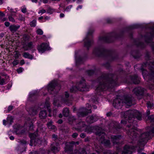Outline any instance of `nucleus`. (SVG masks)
Returning a JSON list of instances; mask_svg holds the SVG:
<instances>
[{
  "label": "nucleus",
  "instance_id": "nucleus-1",
  "mask_svg": "<svg viewBox=\"0 0 154 154\" xmlns=\"http://www.w3.org/2000/svg\"><path fill=\"white\" fill-rule=\"evenodd\" d=\"M116 75L113 76L112 74H103L98 78L99 84L96 88V90L103 91L104 89L115 85L117 81L116 79Z\"/></svg>",
  "mask_w": 154,
  "mask_h": 154
},
{
  "label": "nucleus",
  "instance_id": "nucleus-2",
  "mask_svg": "<svg viewBox=\"0 0 154 154\" xmlns=\"http://www.w3.org/2000/svg\"><path fill=\"white\" fill-rule=\"evenodd\" d=\"M121 114L122 116L124 117L126 120H129L128 122L130 124V125H127L128 128L132 126V123L134 121L133 119L135 117L139 120L142 119L141 114L137 110H128L125 112H122Z\"/></svg>",
  "mask_w": 154,
  "mask_h": 154
},
{
  "label": "nucleus",
  "instance_id": "nucleus-3",
  "mask_svg": "<svg viewBox=\"0 0 154 154\" xmlns=\"http://www.w3.org/2000/svg\"><path fill=\"white\" fill-rule=\"evenodd\" d=\"M149 132L142 133L139 137L138 140L140 143H142V142H146L148 139H149V135L152 134L154 133V128L151 127L147 128Z\"/></svg>",
  "mask_w": 154,
  "mask_h": 154
},
{
  "label": "nucleus",
  "instance_id": "nucleus-4",
  "mask_svg": "<svg viewBox=\"0 0 154 154\" xmlns=\"http://www.w3.org/2000/svg\"><path fill=\"white\" fill-rule=\"evenodd\" d=\"M29 136L31 138L30 143L31 146L33 145L36 146L41 144L42 140L38 137V134L37 132L29 134Z\"/></svg>",
  "mask_w": 154,
  "mask_h": 154
},
{
  "label": "nucleus",
  "instance_id": "nucleus-5",
  "mask_svg": "<svg viewBox=\"0 0 154 154\" xmlns=\"http://www.w3.org/2000/svg\"><path fill=\"white\" fill-rule=\"evenodd\" d=\"M89 87V86L86 84L85 80L84 79H82L81 81L77 82L75 85V88L78 91H88Z\"/></svg>",
  "mask_w": 154,
  "mask_h": 154
},
{
  "label": "nucleus",
  "instance_id": "nucleus-6",
  "mask_svg": "<svg viewBox=\"0 0 154 154\" xmlns=\"http://www.w3.org/2000/svg\"><path fill=\"white\" fill-rule=\"evenodd\" d=\"M148 67L150 71V75L154 78V61H147L146 63H144L141 68V71H144V67Z\"/></svg>",
  "mask_w": 154,
  "mask_h": 154
},
{
  "label": "nucleus",
  "instance_id": "nucleus-7",
  "mask_svg": "<svg viewBox=\"0 0 154 154\" xmlns=\"http://www.w3.org/2000/svg\"><path fill=\"white\" fill-rule=\"evenodd\" d=\"M97 128L99 131L96 132V134L99 136L101 135V137H100L101 142L102 143H103L105 146H109L110 144V140H106L104 139V135L105 134V133L101 131L102 128L99 127H97Z\"/></svg>",
  "mask_w": 154,
  "mask_h": 154
},
{
  "label": "nucleus",
  "instance_id": "nucleus-8",
  "mask_svg": "<svg viewBox=\"0 0 154 154\" xmlns=\"http://www.w3.org/2000/svg\"><path fill=\"white\" fill-rule=\"evenodd\" d=\"M94 32V31L93 30H90L88 32L86 37L84 40V46L87 48L88 50V49L91 46L93 43V41L92 40H90V38Z\"/></svg>",
  "mask_w": 154,
  "mask_h": 154
},
{
  "label": "nucleus",
  "instance_id": "nucleus-9",
  "mask_svg": "<svg viewBox=\"0 0 154 154\" xmlns=\"http://www.w3.org/2000/svg\"><path fill=\"white\" fill-rule=\"evenodd\" d=\"M134 99L131 95H128L124 96L122 101L123 103L126 105V107L128 108L134 104Z\"/></svg>",
  "mask_w": 154,
  "mask_h": 154
},
{
  "label": "nucleus",
  "instance_id": "nucleus-10",
  "mask_svg": "<svg viewBox=\"0 0 154 154\" xmlns=\"http://www.w3.org/2000/svg\"><path fill=\"white\" fill-rule=\"evenodd\" d=\"M57 85V83L56 81L52 82L48 85V91L51 94H52V92L54 93H57L58 91V90H56L57 89L56 88Z\"/></svg>",
  "mask_w": 154,
  "mask_h": 154
},
{
  "label": "nucleus",
  "instance_id": "nucleus-11",
  "mask_svg": "<svg viewBox=\"0 0 154 154\" xmlns=\"http://www.w3.org/2000/svg\"><path fill=\"white\" fill-rule=\"evenodd\" d=\"M135 148L134 146L126 145L124 147L122 154H132Z\"/></svg>",
  "mask_w": 154,
  "mask_h": 154
},
{
  "label": "nucleus",
  "instance_id": "nucleus-12",
  "mask_svg": "<svg viewBox=\"0 0 154 154\" xmlns=\"http://www.w3.org/2000/svg\"><path fill=\"white\" fill-rule=\"evenodd\" d=\"M128 134L129 137L133 140H136L138 136L137 131L133 128L129 130L128 132Z\"/></svg>",
  "mask_w": 154,
  "mask_h": 154
},
{
  "label": "nucleus",
  "instance_id": "nucleus-13",
  "mask_svg": "<svg viewBox=\"0 0 154 154\" xmlns=\"http://www.w3.org/2000/svg\"><path fill=\"white\" fill-rule=\"evenodd\" d=\"M91 110L86 108H83L81 109L78 113V115L80 117H84L86 116L88 113H91Z\"/></svg>",
  "mask_w": 154,
  "mask_h": 154
},
{
  "label": "nucleus",
  "instance_id": "nucleus-14",
  "mask_svg": "<svg viewBox=\"0 0 154 154\" xmlns=\"http://www.w3.org/2000/svg\"><path fill=\"white\" fill-rule=\"evenodd\" d=\"M122 100L119 98H116L114 100L113 103V105L117 109H121L123 104Z\"/></svg>",
  "mask_w": 154,
  "mask_h": 154
},
{
  "label": "nucleus",
  "instance_id": "nucleus-15",
  "mask_svg": "<svg viewBox=\"0 0 154 154\" xmlns=\"http://www.w3.org/2000/svg\"><path fill=\"white\" fill-rule=\"evenodd\" d=\"M105 52V50L102 48H95L93 51V53L96 56H101Z\"/></svg>",
  "mask_w": 154,
  "mask_h": 154
},
{
  "label": "nucleus",
  "instance_id": "nucleus-16",
  "mask_svg": "<svg viewBox=\"0 0 154 154\" xmlns=\"http://www.w3.org/2000/svg\"><path fill=\"white\" fill-rule=\"evenodd\" d=\"M121 138L122 136L120 135H112L110 136L111 141L114 145L118 144L119 143V140Z\"/></svg>",
  "mask_w": 154,
  "mask_h": 154
},
{
  "label": "nucleus",
  "instance_id": "nucleus-17",
  "mask_svg": "<svg viewBox=\"0 0 154 154\" xmlns=\"http://www.w3.org/2000/svg\"><path fill=\"white\" fill-rule=\"evenodd\" d=\"M133 92L136 96L142 97L143 94L144 88L140 87L136 88L134 89Z\"/></svg>",
  "mask_w": 154,
  "mask_h": 154
},
{
  "label": "nucleus",
  "instance_id": "nucleus-18",
  "mask_svg": "<svg viewBox=\"0 0 154 154\" xmlns=\"http://www.w3.org/2000/svg\"><path fill=\"white\" fill-rule=\"evenodd\" d=\"M114 33H112L110 35L108 36H105L100 38V39L102 40L103 42H111L112 41L110 40V39L113 38H116L114 37Z\"/></svg>",
  "mask_w": 154,
  "mask_h": 154
},
{
  "label": "nucleus",
  "instance_id": "nucleus-19",
  "mask_svg": "<svg viewBox=\"0 0 154 154\" xmlns=\"http://www.w3.org/2000/svg\"><path fill=\"white\" fill-rule=\"evenodd\" d=\"M49 49V46L47 43H42L38 48L39 51L42 53H43L46 50H48Z\"/></svg>",
  "mask_w": 154,
  "mask_h": 154
},
{
  "label": "nucleus",
  "instance_id": "nucleus-20",
  "mask_svg": "<svg viewBox=\"0 0 154 154\" xmlns=\"http://www.w3.org/2000/svg\"><path fill=\"white\" fill-rule=\"evenodd\" d=\"M130 78L131 83H133L135 84H137L140 82V80L138 77L136 75L131 76Z\"/></svg>",
  "mask_w": 154,
  "mask_h": 154
},
{
  "label": "nucleus",
  "instance_id": "nucleus-21",
  "mask_svg": "<svg viewBox=\"0 0 154 154\" xmlns=\"http://www.w3.org/2000/svg\"><path fill=\"white\" fill-rule=\"evenodd\" d=\"M65 97L66 98V99L64 100V101L65 103L68 106L72 105V103L71 102V99L70 100H69V99L67 98L69 97V94L67 92H65Z\"/></svg>",
  "mask_w": 154,
  "mask_h": 154
},
{
  "label": "nucleus",
  "instance_id": "nucleus-22",
  "mask_svg": "<svg viewBox=\"0 0 154 154\" xmlns=\"http://www.w3.org/2000/svg\"><path fill=\"white\" fill-rule=\"evenodd\" d=\"M97 120V118L95 116L94 117L92 116L87 117L86 119V121L89 124H91L95 122Z\"/></svg>",
  "mask_w": 154,
  "mask_h": 154
},
{
  "label": "nucleus",
  "instance_id": "nucleus-23",
  "mask_svg": "<svg viewBox=\"0 0 154 154\" xmlns=\"http://www.w3.org/2000/svg\"><path fill=\"white\" fill-rule=\"evenodd\" d=\"M149 34L151 35L149 37L147 36H145L144 37L145 41L147 43H150L152 42V37L154 36V30H153L152 32L151 33H149Z\"/></svg>",
  "mask_w": 154,
  "mask_h": 154
},
{
  "label": "nucleus",
  "instance_id": "nucleus-24",
  "mask_svg": "<svg viewBox=\"0 0 154 154\" xmlns=\"http://www.w3.org/2000/svg\"><path fill=\"white\" fill-rule=\"evenodd\" d=\"M20 27L19 25L16 26L14 25H11L10 26L9 29L10 31L13 33L16 32Z\"/></svg>",
  "mask_w": 154,
  "mask_h": 154
},
{
  "label": "nucleus",
  "instance_id": "nucleus-25",
  "mask_svg": "<svg viewBox=\"0 0 154 154\" xmlns=\"http://www.w3.org/2000/svg\"><path fill=\"white\" fill-rule=\"evenodd\" d=\"M39 116L41 119H45L47 116L46 110H43L41 111L39 114Z\"/></svg>",
  "mask_w": 154,
  "mask_h": 154
},
{
  "label": "nucleus",
  "instance_id": "nucleus-26",
  "mask_svg": "<svg viewBox=\"0 0 154 154\" xmlns=\"http://www.w3.org/2000/svg\"><path fill=\"white\" fill-rule=\"evenodd\" d=\"M38 108L36 107L31 108L29 110V113L30 115L34 116L37 113Z\"/></svg>",
  "mask_w": 154,
  "mask_h": 154
},
{
  "label": "nucleus",
  "instance_id": "nucleus-27",
  "mask_svg": "<svg viewBox=\"0 0 154 154\" xmlns=\"http://www.w3.org/2000/svg\"><path fill=\"white\" fill-rule=\"evenodd\" d=\"M110 127L114 128L116 129H119L121 128V127L116 122L112 121L109 125Z\"/></svg>",
  "mask_w": 154,
  "mask_h": 154
},
{
  "label": "nucleus",
  "instance_id": "nucleus-28",
  "mask_svg": "<svg viewBox=\"0 0 154 154\" xmlns=\"http://www.w3.org/2000/svg\"><path fill=\"white\" fill-rule=\"evenodd\" d=\"M54 143H53L51 145V150L53 152H58L59 151L58 148L57 146L58 144H56V146L54 145Z\"/></svg>",
  "mask_w": 154,
  "mask_h": 154
},
{
  "label": "nucleus",
  "instance_id": "nucleus-29",
  "mask_svg": "<svg viewBox=\"0 0 154 154\" xmlns=\"http://www.w3.org/2000/svg\"><path fill=\"white\" fill-rule=\"evenodd\" d=\"M146 121L147 122H148L149 121L150 122H154V115H152L150 116H146L145 117Z\"/></svg>",
  "mask_w": 154,
  "mask_h": 154
},
{
  "label": "nucleus",
  "instance_id": "nucleus-30",
  "mask_svg": "<svg viewBox=\"0 0 154 154\" xmlns=\"http://www.w3.org/2000/svg\"><path fill=\"white\" fill-rule=\"evenodd\" d=\"M63 114L65 117H67L69 115V110L67 108H64L63 111Z\"/></svg>",
  "mask_w": 154,
  "mask_h": 154
},
{
  "label": "nucleus",
  "instance_id": "nucleus-31",
  "mask_svg": "<svg viewBox=\"0 0 154 154\" xmlns=\"http://www.w3.org/2000/svg\"><path fill=\"white\" fill-rule=\"evenodd\" d=\"M23 56L26 58H28L31 59H32L33 58L32 56L27 52H24L23 54Z\"/></svg>",
  "mask_w": 154,
  "mask_h": 154
},
{
  "label": "nucleus",
  "instance_id": "nucleus-32",
  "mask_svg": "<svg viewBox=\"0 0 154 154\" xmlns=\"http://www.w3.org/2000/svg\"><path fill=\"white\" fill-rule=\"evenodd\" d=\"M52 122L51 121L47 124L48 127L49 129H54L55 128V126L52 125Z\"/></svg>",
  "mask_w": 154,
  "mask_h": 154
},
{
  "label": "nucleus",
  "instance_id": "nucleus-33",
  "mask_svg": "<svg viewBox=\"0 0 154 154\" xmlns=\"http://www.w3.org/2000/svg\"><path fill=\"white\" fill-rule=\"evenodd\" d=\"M77 126L81 128L82 129V128L85 127L86 126L85 123L82 121L79 122L77 124Z\"/></svg>",
  "mask_w": 154,
  "mask_h": 154
},
{
  "label": "nucleus",
  "instance_id": "nucleus-34",
  "mask_svg": "<svg viewBox=\"0 0 154 154\" xmlns=\"http://www.w3.org/2000/svg\"><path fill=\"white\" fill-rule=\"evenodd\" d=\"M13 118L12 116H9L7 118V122L10 125H11L13 122Z\"/></svg>",
  "mask_w": 154,
  "mask_h": 154
},
{
  "label": "nucleus",
  "instance_id": "nucleus-35",
  "mask_svg": "<svg viewBox=\"0 0 154 154\" xmlns=\"http://www.w3.org/2000/svg\"><path fill=\"white\" fill-rule=\"evenodd\" d=\"M49 98H47L46 99V101L45 102V105L46 106V108L49 110V111H50V109H49V107H50V103L49 102Z\"/></svg>",
  "mask_w": 154,
  "mask_h": 154
},
{
  "label": "nucleus",
  "instance_id": "nucleus-36",
  "mask_svg": "<svg viewBox=\"0 0 154 154\" xmlns=\"http://www.w3.org/2000/svg\"><path fill=\"white\" fill-rule=\"evenodd\" d=\"M72 145L71 144L69 143L66 145V146L65 147L66 149V150H72Z\"/></svg>",
  "mask_w": 154,
  "mask_h": 154
},
{
  "label": "nucleus",
  "instance_id": "nucleus-37",
  "mask_svg": "<svg viewBox=\"0 0 154 154\" xmlns=\"http://www.w3.org/2000/svg\"><path fill=\"white\" fill-rule=\"evenodd\" d=\"M8 18L9 20L13 23H14L15 22V20L14 18L12 17L11 14L9 15L8 16Z\"/></svg>",
  "mask_w": 154,
  "mask_h": 154
},
{
  "label": "nucleus",
  "instance_id": "nucleus-38",
  "mask_svg": "<svg viewBox=\"0 0 154 154\" xmlns=\"http://www.w3.org/2000/svg\"><path fill=\"white\" fill-rule=\"evenodd\" d=\"M54 11V10L53 9L51 8L50 7H49L47 10V12L50 14H52Z\"/></svg>",
  "mask_w": 154,
  "mask_h": 154
},
{
  "label": "nucleus",
  "instance_id": "nucleus-39",
  "mask_svg": "<svg viewBox=\"0 0 154 154\" xmlns=\"http://www.w3.org/2000/svg\"><path fill=\"white\" fill-rule=\"evenodd\" d=\"M80 154H86V153L85 150L84 148L80 149L79 150Z\"/></svg>",
  "mask_w": 154,
  "mask_h": 154
},
{
  "label": "nucleus",
  "instance_id": "nucleus-40",
  "mask_svg": "<svg viewBox=\"0 0 154 154\" xmlns=\"http://www.w3.org/2000/svg\"><path fill=\"white\" fill-rule=\"evenodd\" d=\"M78 90L75 88V86L72 87L70 89V91L72 93H74L76 91Z\"/></svg>",
  "mask_w": 154,
  "mask_h": 154
},
{
  "label": "nucleus",
  "instance_id": "nucleus-41",
  "mask_svg": "<svg viewBox=\"0 0 154 154\" xmlns=\"http://www.w3.org/2000/svg\"><path fill=\"white\" fill-rule=\"evenodd\" d=\"M94 71L92 70H90L87 71V72L88 75H92L94 73Z\"/></svg>",
  "mask_w": 154,
  "mask_h": 154
},
{
  "label": "nucleus",
  "instance_id": "nucleus-42",
  "mask_svg": "<svg viewBox=\"0 0 154 154\" xmlns=\"http://www.w3.org/2000/svg\"><path fill=\"white\" fill-rule=\"evenodd\" d=\"M82 59L81 57H79L76 59V63L79 64L82 63Z\"/></svg>",
  "mask_w": 154,
  "mask_h": 154
},
{
  "label": "nucleus",
  "instance_id": "nucleus-43",
  "mask_svg": "<svg viewBox=\"0 0 154 154\" xmlns=\"http://www.w3.org/2000/svg\"><path fill=\"white\" fill-rule=\"evenodd\" d=\"M36 20H33L30 23V25L31 27H34L35 26L36 23Z\"/></svg>",
  "mask_w": 154,
  "mask_h": 154
},
{
  "label": "nucleus",
  "instance_id": "nucleus-44",
  "mask_svg": "<svg viewBox=\"0 0 154 154\" xmlns=\"http://www.w3.org/2000/svg\"><path fill=\"white\" fill-rule=\"evenodd\" d=\"M103 154H118V153L116 152L112 153L111 152L110 150H109L107 152H104Z\"/></svg>",
  "mask_w": 154,
  "mask_h": 154
},
{
  "label": "nucleus",
  "instance_id": "nucleus-45",
  "mask_svg": "<svg viewBox=\"0 0 154 154\" xmlns=\"http://www.w3.org/2000/svg\"><path fill=\"white\" fill-rule=\"evenodd\" d=\"M68 121L69 122H73L75 120V119L74 117H70L68 118Z\"/></svg>",
  "mask_w": 154,
  "mask_h": 154
},
{
  "label": "nucleus",
  "instance_id": "nucleus-46",
  "mask_svg": "<svg viewBox=\"0 0 154 154\" xmlns=\"http://www.w3.org/2000/svg\"><path fill=\"white\" fill-rule=\"evenodd\" d=\"M28 47L30 48H33V43L32 42H30L27 45Z\"/></svg>",
  "mask_w": 154,
  "mask_h": 154
},
{
  "label": "nucleus",
  "instance_id": "nucleus-47",
  "mask_svg": "<svg viewBox=\"0 0 154 154\" xmlns=\"http://www.w3.org/2000/svg\"><path fill=\"white\" fill-rule=\"evenodd\" d=\"M5 82V80L3 79H2L0 76V85H2Z\"/></svg>",
  "mask_w": 154,
  "mask_h": 154
},
{
  "label": "nucleus",
  "instance_id": "nucleus-48",
  "mask_svg": "<svg viewBox=\"0 0 154 154\" xmlns=\"http://www.w3.org/2000/svg\"><path fill=\"white\" fill-rule=\"evenodd\" d=\"M37 32L38 34L40 35H42L43 33V31L40 29H38L37 31Z\"/></svg>",
  "mask_w": 154,
  "mask_h": 154
},
{
  "label": "nucleus",
  "instance_id": "nucleus-49",
  "mask_svg": "<svg viewBox=\"0 0 154 154\" xmlns=\"http://www.w3.org/2000/svg\"><path fill=\"white\" fill-rule=\"evenodd\" d=\"M147 106L148 108H151L153 105L150 102H148L147 103Z\"/></svg>",
  "mask_w": 154,
  "mask_h": 154
},
{
  "label": "nucleus",
  "instance_id": "nucleus-50",
  "mask_svg": "<svg viewBox=\"0 0 154 154\" xmlns=\"http://www.w3.org/2000/svg\"><path fill=\"white\" fill-rule=\"evenodd\" d=\"M52 137L53 139H54V140H56L57 139H58L57 136V135H55V134H53L52 135Z\"/></svg>",
  "mask_w": 154,
  "mask_h": 154
},
{
  "label": "nucleus",
  "instance_id": "nucleus-51",
  "mask_svg": "<svg viewBox=\"0 0 154 154\" xmlns=\"http://www.w3.org/2000/svg\"><path fill=\"white\" fill-rule=\"evenodd\" d=\"M19 63V61L17 60H15L12 63L14 66L17 65Z\"/></svg>",
  "mask_w": 154,
  "mask_h": 154
},
{
  "label": "nucleus",
  "instance_id": "nucleus-52",
  "mask_svg": "<svg viewBox=\"0 0 154 154\" xmlns=\"http://www.w3.org/2000/svg\"><path fill=\"white\" fill-rule=\"evenodd\" d=\"M149 53L148 52H146L145 55L146 59L149 60Z\"/></svg>",
  "mask_w": 154,
  "mask_h": 154
},
{
  "label": "nucleus",
  "instance_id": "nucleus-53",
  "mask_svg": "<svg viewBox=\"0 0 154 154\" xmlns=\"http://www.w3.org/2000/svg\"><path fill=\"white\" fill-rule=\"evenodd\" d=\"M138 45V46H140L142 48H143L145 47L144 44L142 42H140Z\"/></svg>",
  "mask_w": 154,
  "mask_h": 154
},
{
  "label": "nucleus",
  "instance_id": "nucleus-54",
  "mask_svg": "<svg viewBox=\"0 0 154 154\" xmlns=\"http://www.w3.org/2000/svg\"><path fill=\"white\" fill-rule=\"evenodd\" d=\"M17 72L18 73L21 72L23 71L22 68L21 67H20L17 70Z\"/></svg>",
  "mask_w": 154,
  "mask_h": 154
},
{
  "label": "nucleus",
  "instance_id": "nucleus-55",
  "mask_svg": "<svg viewBox=\"0 0 154 154\" xmlns=\"http://www.w3.org/2000/svg\"><path fill=\"white\" fill-rule=\"evenodd\" d=\"M78 134L76 133H74L72 135V137L73 138H75L77 137Z\"/></svg>",
  "mask_w": 154,
  "mask_h": 154
},
{
  "label": "nucleus",
  "instance_id": "nucleus-56",
  "mask_svg": "<svg viewBox=\"0 0 154 154\" xmlns=\"http://www.w3.org/2000/svg\"><path fill=\"white\" fill-rule=\"evenodd\" d=\"M46 11L44 9H42V10H40L39 12H38V14H40L41 13H45L46 12Z\"/></svg>",
  "mask_w": 154,
  "mask_h": 154
},
{
  "label": "nucleus",
  "instance_id": "nucleus-57",
  "mask_svg": "<svg viewBox=\"0 0 154 154\" xmlns=\"http://www.w3.org/2000/svg\"><path fill=\"white\" fill-rule=\"evenodd\" d=\"M5 25L6 26L8 27L9 26L10 23L8 22H5Z\"/></svg>",
  "mask_w": 154,
  "mask_h": 154
},
{
  "label": "nucleus",
  "instance_id": "nucleus-58",
  "mask_svg": "<svg viewBox=\"0 0 154 154\" xmlns=\"http://www.w3.org/2000/svg\"><path fill=\"white\" fill-rule=\"evenodd\" d=\"M21 11L22 12L25 13L26 12V8H23Z\"/></svg>",
  "mask_w": 154,
  "mask_h": 154
},
{
  "label": "nucleus",
  "instance_id": "nucleus-59",
  "mask_svg": "<svg viewBox=\"0 0 154 154\" xmlns=\"http://www.w3.org/2000/svg\"><path fill=\"white\" fill-rule=\"evenodd\" d=\"M151 47H152V51H153V53L154 54V42H152L151 43Z\"/></svg>",
  "mask_w": 154,
  "mask_h": 154
},
{
  "label": "nucleus",
  "instance_id": "nucleus-60",
  "mask_svg": "<svg viewBox=\"0 0 154 154\" xmlns=\"http://www.w3.org/2000/svg\"><path fill=\"white\" fill-rule=\"evenodd\" d=\"M23 38L24 40L25 41H28L29 39L28 37L26 35L24 36Z\"/></svg>",
  "mask_w": 154,
  "mask_h": 154
},
{
  "label": "nucleus",
  "instance_id": "nucleus-61",
  "mask_svg": "<svg viewBox=\"0 0 154 154\" xmlns=\"http://www.w3.org/2000/svg\"><path fill=\"white\" fill-rule=\"evenodd\" d=\"M85 137V133H82L81 134H80V137L82 138H84V137Z\"/></svg>",
  "mask_w": 154,
  "mask_h": 154
},
{
  "label": "nucleus",
  "instance_id": "nucleus-62",
  "mask_svg": "<svg viewBox=\"0 0 154 154\" xmlns=\"http://www.w3.org/2000/svg\"><path fill=\"white\" fill-rule=\"evenodd\" d=\"M75 129L77 131H78L79 132H80L81 130V128L79 127H78L77 128H75Z\"/></svg>",
  "mask_w": 154,
  "mask_h": 154
},
{
  "label": "nucleus",
  "instance_id": "nucleus-63",
  "mask_svg": "<svg viewBox=\"0 0 154 154\" xmlns=\"http://www.w3.org/2000/svg\"><path fill=\"white\" fill-rule=\"evenodd\" d=\"M121 122L123 124H125L127 123V121L126 120H122L121 121Z\"/></svg>",
  "mask_w": 154,
  "mask_h": 154
},
{
  "label": "nucleus",
  "instance_id": "nucleus-64",
  "mask_svg": "<svg viewBox=\"0 0 154 154\" xmlns=\"http://www.w3.org/2000/svg\"><path fill=\"white\" fill-rule=\"evenodd\" d=\"M63 121L62 119H60L57 121V123L58 124H62L63 123Z\"/></svg>",
  "mask_w": 154,
  "mask_h": 154
}]
</instances>
